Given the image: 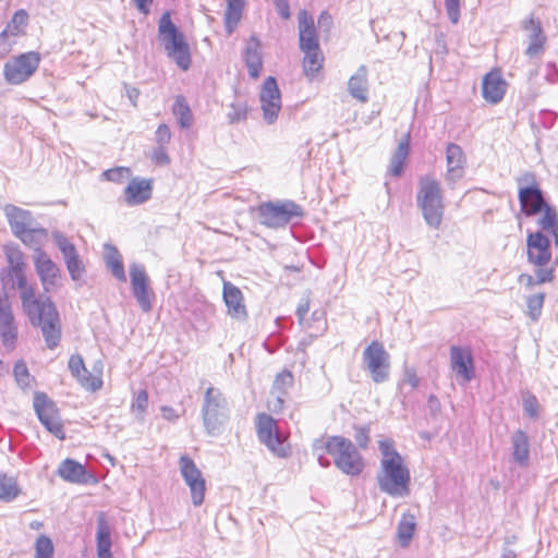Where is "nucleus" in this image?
Returning a JSON list of instances; mask_svg holds the SVG:
<instances>
[{
	"label": "nucleus",
	"instance_id": "nucleus-17",
	"mask_svg": "<svg viewBox=\"0 0 558 558\" xmlns=\"http://www.w3.org/2000/svg\"><path fill=\"white\" fill-rule=\"evenodd\" d=\"M26 267L4 268L0 272V280L3 286L15 281L20 290L22 306L37 298L35 287L29 284L25 271Z\"/></svg>",
	"mask_w": 558,
	"mask_h": 558
},
{
	"label": "nucleus",
	"instance_id": "nucleus-47",
	"mask_svg": "<svg viewBox=\"0 0 558 558\" xmlns=\"http://www.w3.org/2000/svg\"><path fill=\"white\" fill-rule=\"evenodd\" d=\"M130 174H131L130 168H128V167H116V168H111V169L106 170L102 173V178L105 180H107V181H111V182H116V183H121L122 180L125 177H129Z\"/></svg>",
	"mask_w": 558,
	"mask_h": 558
},
{
	"label": "nucleus",
	"instance_id": "nucleus-38",
	"mask_svg": "<svg viewBox=\"0 0 558 558\" xmlns=\"http://www.w3.org/2000/svg\"><path fill=\"white\" fill-rule=\"evenodd\" d=\"M180 472L184 482L204 477L195 462L187 456H181L179 460Z\"/></svg>",
	"mask_w": 558,
	"mask_h": 558
},
{
	"label": "nucleus",
	"instance_id": "nucleus-9",
	"mask_svg": "<svg viewBox=\"0 0 558 558\" xmlns=\"http://www.w3.org/2000/svg\"><path fill=\"white\" fill-rule=\"evenodd\" d=\"M363 361L372 380L385 383L390 375V355L379 341H372L363 351Z\"/></svg>",
	"mask_w": 558,
	"mask_h": 558
},
{
	"label": "nucleus",
	"instance_id": "nucleus-63",
	"mask_svg": "<svg viewBox=\"0 0 558 558\" xmlns=\"http://www.w3.org/2000/svg\"><path fill=\"white\" fill-rule=\"evenodd\" d=\"M138 11L148 14L153 0H133Z\"/></svg>",
	"mask_w": 558,
	"mask_h": 558
},
{
	"label": "nucleus",
	"instance_id": "nucleus-53",
	"mask_svg": "<svg viewBox=\"0 0 558 558\" xmlns=\"http://www.w3.org/2000/svg\"><path fill=\"white\" fill-rule=\"evenodd\" d=\"M447 14L450 21L456 24L460 17V0H445Z\"/></svg>",
	"mask_w": 558,
	"mask_h": 558
},
{
	"label": "nucleus",
	"instance_id": "nucleus-57",
	"mask_svg": "<svg viewBox=\"0 0 558 558\" xmlns=\"http://www.w3.org/2000/svg\"><path fill=\"white\" fill-rule=\"evenodd\" d=\"M519 283H521L525 289H532L535 284H543L544 282H538V269L535 270V277L530 274H521L518 277Z\"/></svg>",
	"mask_w": 558,
	"mask_h": 558
},
{
	"label": "nucleus",
	"instance_id": "nucleus-35",
	"mask_svg": "<svg viewBox=\"0 0 558 558\" xmlns=\"http://www.w3.org/2000/svg\"><path fill=\"white\" fill-rule=\"evenodd\" d=\"M512 445L514 460L522 465H526L530 456V444L525 432L517 430L512 437Z\"/></svg>",
	"mask_w": 558,
	"mask_h": 558
},
{
	"label": "nucleus",
	"instance_id": "nucleus-33",
	"mask_svg": "<svg viewBox=\"0 0 558 558\" xmlns=\"http://www.w3.org/2000/svg\"><path fill=\"white\" fill-rule=\"evenodd\" d=\"M225 399L222 393L214 388L209 387L205 393V404H204V421L206 425H209L211 417H215L218 409L223 405Z\"/></svg>",
	"mask_w": 558,
	"mask_h": 558
},
{
	"label": "nucleus",
	"instance_id": "nucleus-16",
	"mask_svg": "<svg viewBox=\"0 0 558 558\" xmlns=\"http://www.w3.org/2000/svg\"><path fill=\"white\" fill-rule=\"evenodd\" d=\"M450 367L457 378L463 383L471 381L475 376L473 355L468 347L452 345L450 348Z\"/></svg>",
	"mask_w": 558,
	"mask_h": 558
},
{
	"label": "nucleus",
	"instance_id": "nucleus-18",
	"mask_svg": "<svg viewBox=\"0 0 558 558\" xmlns=\"http://www.w3.org/2000/svg\"><path fill=\"white\" fill-rule=\"evenodd\" d=\"M131 286L136 301L144 312L151 310L153 291L149 289V278L143 267L133 266L130 270Z\"/></svg>",
	"mask_w": 558,
	"mask_h": 558
},
{
	"label": "nucleus",
	"instance_id": "nucleus-22",
	"mask_svg": "<svg viewBox=\"0 0 558 558\" xmlns=\"http://www.w3.org/2000/svg\"><path fill=\"white\" fill-rule=\"evenodd\" d=\"M58 475L65 482L74 484H95L97 480L89 474L85 466L73 459H64L57 471Z\"/></svg>",
	"mask_w": 558,
	"mask_h": 558
},
{
	"label": "nucleus",
	"instance_id": "nucleus-51",
	"mask_svg": "<svg viewBox=\"0 0 558 558\" xmlns=\"http://www.w3.org/2000/svg\"><path fill=\"white\" fill-rule=\"evenodd\" d=\"M171 130L167 124L162 123L158 125L155 132V140L158 146H165L168 144L171 140Z\"/></svg>",
	"mask_w": 558,
	"mask_h": 558
},
{
	"label": "nucleus",
	"instance_id": "nucleus-42",
	"mask_svg": "<svg viewBox=\"0 0 558 558\" xmlns=\"http://www.w3.org/2000/svg\"><path fill=\"white\" fill-rule=\"evenodd\" d=\"M185 484L189 486L194 506H201L205 499L206 482L204 477L187 481Z\"/></svg>",
	"mask_w": 558,
	"mask_h": 558
},
{
	"label": "nucleus",
	"instance_id": "nucleus-23",
	"mask_svg": "<svg viewBox=\"0 0 558 558\" xmlns=\"http://www.w3.org/2000/svg\"><path fill=\"white\" fill-rule=\"evenodd\" d=\"M298 22L300 49L320 47L313 16L306 10H301Z\"/></svg>",
	"mask_w": 558,
	"mask_h": 558
},
{
	"label": "nucleus",
	"instance_id": "nucleus-40",
	"mask_svg": "<svg viewBox=\"0 0 558 558\" xmlns=\"http://www.w3.org/2000/svg\"><path fill=\"white\" fill-rule=\"evenodd\" d=\"M20 493L16 482L5 474H0V499L10 501Z\"/></svg>",
	"mask_w": 558,
	"mask_h": 558
},
{
	"label": "nucleus",
	"instance_id": "nucleus-31",
	"mask_svg": "<svg viewBox=\"0 0 558 558\" xmlns=\"http://www.w3.org/2000/svg\"><path fill=\"white\" fill-rule=\"evenodd\" d=\"M27 24L28 13L24 9L17 10L1 32L0 38L5 40L9 37H19L24 35Z\"/></svg>",
	"mask_w": 558,
	"mask_h": 558
},
{
	"label": "nucleus",
	"instance_id": "nucleus-62",
	"mask_svg": "<svg viewBox=\"0 0 558 558\" xmlns=\"http://www.w3.org/2000/svg\"><path fill=\"white\" fill-rule=\"evenodd\" d=\"M140 95H141V92L138 88H136V87H128L126 88V96L133 106L137 105Z\"/></svg>",
	"mask_w": 558,
	"mask_h": 558
},
{
	"label": "nucleus",
	"instance_id": "nucleus-34",
	"mask_svg": "<svg viewBox=\"0 0 558 558\" xmlns=\"http://www.w3.org/2000/svg\"><path fill=\"white\" fill-rule=\"evenodd\" d=\"M245 8V0H227L225 26L231 34L240 23Z\"/></svg>",
	"mask_w": 558,
	"mask_h": 558
},
{
	"label": "nucleus",
	"instance_id": "nucleus-2",
	"mask_svg": "<svg viewBox=\"0 0 558 558\" xmlns=\"http://www.w3.org/2000/svg\"><path fill=\"white\" fill-rule=\"evenodd\" d=\"M383 454L381 473L378 484L385 493L393 497H404L410 494V472L404 465L401 456L395 450L391 439L379 441Z\"/></svg>",
	"mask_w": 558,
	"mask_h": 558
},
{
	"label": "nucleus",
	"instance_id": "nucleus-55",
	"mask_svg": "<svg viewBox=\"0 0 558 558\" xmlns=\"http://www.w3.org/2000/svg\"><path fill=\"white\" fill-rule=\"evenodd\" d=\"M148 407V393L146 390H140L136 395L135 401L132 405L133 410L138 413H144Z\"/></svg>",
	"mask_w": 558,
	"mask_h": 558
},
{
	"label": "nucleus",
	"instance_id": "nucleus-14",
	"mask_svg": "<svg viewBox=\"0 0 558 558\" xmlns=\"http://www.w3.org/2000/svg\"><path fill=\"white\" fill-rule=\"evenodd\" d=\"M34 265L45 292H51L60 286V269L45 252L37 251Z\"/></svg>",
	"mask_w": 558,
	"mask_h": 558
},
{
	"label": "nucleus",
	"instance_id": "nucleus-61",
	"mask_svg": "<svg viewBox=\"0 0 558 558\" xmlns=\"http://www.w3.org/2000/svg\"><path fill=\"white\" fill-rule=\"evenodd\" d=\"M275 5L278 11V13L281 15L282 19L289 20L291 16L290 13V5L287 0H275Z\"/></svg>",
	"mask_w": 558,
	"mask_h": 558
},
{
	"label": "nucleus",
	"instance_id": "nucleus-25",
	"mask_svg": "<svg viewBox=\"0 0 558 558\" xmlns=\"http://www.w3.org/2000/svg\"><path fill=\"white\" fill-rule=\"evenodd\" d=\"M447 180L454 181L463 175L466 165V157L462 148L450 143L446 147Z\"/></svg>",
	"mask_w": 558,
	"mask_h": 558
},
{
	"label": "nucleus",
	"instance_id": "nucleus-7",
	"mask_svg": "<svg viewBox=\"0 0 558 558\" xmlns=\"http://www.w3.org/2000/svg\"><path fill=\"white\" fill-rule=\"evenodd\" d=\"M158 36L167 56L182 70L187 71L192 64L190 46L184 35L172 23L170 12H165L159 21Z\"/></svg>",
	"mask_w": 558,
	"mask_h": 558
},
{
	"label": "nucleus",
	"instance_id": "nucleus-50",
	"mask_svg": "<svg viewBox=\"0 0 558 558\" xmlns=\"http://www.w3.org/2000/svg\"><path fill=\"white\" fill-rule=\"evenodd\" d=\"M69 368L76 378L86 373V367L81 355H71L69 359Z\"/></svg>",
	"mask_w": 558,
	"mask_h": 558
},
{
	"label": "nucleus",
	"instance_id": "nucleus-20",
	"mask_svg": "<svg viewBox=\"0 0 558 558\" xmlns=\"http://www.w3.org/2000/svg\"><path fill=\"white\" fill-rule=\"evenodd\" d=\"M153 190V179L133 178L124 189V201L129 206H138L151 198Z\"/></svg>",
	"mask_w": 558,
	"mask_h": 558
},
{
	"label": "nucleus",
	"instance_id": "nucleus-60",
	"mask_svg": "<svg viewBox=\"0 0 558 558\" xmlns=\"http://www.w3.org/2000/svg\"><path fill=\"white\" fill-rule=\"evenodd\" d=\"M523 408L530 416H536L538 410V402L536 398L534 396H529L527 398H525L523 402Z\"/></svg>",
	"mask_w": 558,
	"mask_h": 558
},
{
	"label": "nucleus",
	"instance_id": "nucleus-27",
	"mask_svg": "<svg viewBox=\"0 0 558 558\" xmlns=\"http://www.w3.org/2000/svg\"><path fill=\"white\" fill-rule=\"evenodd\" d=\"M243 58L247 66L250 76L257 80L263 70L262 45L260 41L251 37L245 46Z\"/></svg>",
	"mask_w": 558,
	"mask_h": 558
},
{
	"label": "nucleus",
	"instance_id": "nucleus-49",
	"mask_svg": "<svg viewBox=\"0 0 558 558\" xmlns=\"http://www.w3.org/2000/svg\"><path fill=\"white\" fill-rule=\"evenodd\" d=\"M150 160L158 167L168 166L171 161L170 156L165 146H158L150 153Z\"/></svg>",
	"mask_w": 558,
	"mask_h": 558
},
{
	"label": "nucleus",
	"instance_id": "nucleus-4",
	"mask_svg": "<svg viewBox=\"0 0 558 558\" xmlns=\"http://www.w3.org/2000/svg\"><path fill=\"white\" fill-rule=\"evenodd\" d=\"M317 449L331 456L337 469L350 476L363 473L365 463L354 444L342 436H325L315 442Z\"/></svg>",
	"mask_w": 558,
	"mask_h": 558
},
{
	"label": "nucleus",
	"instance_id": "nucleus-5",
	"mask_svg": "<svg viewBox=\"0 0 558 558\" xmlns=\"http://www.w3.org/2000/svg\"><path fill=\"white\" fill-rule=\"evenodd\" d=\"M416 204L424 221L433 229H439L442 225L445 204L440 182L425 175L418 180Z\"/></svg>",
	"mask_w": 558,
	"mask_h": 558
},
{
	"label": "nucleus",
	"instance_id": "nucleus-24",
	"mask_svg": "<svg viewBox=\"0 0 558 558\" xmlns=\"http://www.w3.org/2000/svg\"><path fill=\"white\" fill-rule=\"evenodd\" d=\"M222 295L227 312L232 318L244 319L247 316L244 296L238 287L231 282H225Z\"/></svg>",
	"mask_w": 558,
	"mask_h": 558
},
{
	"label": "nucleus",
	"instance_id": "nucleus-52",
	"mask_svg": "<svg viewBox=\"0 0 558 558\" xmlns=\"http://www.w3.org/2000/svg\"><path fill=\"white\" fill-rule=\"evenodd\" d=\"M354 438L357 442V446L362 449H365L369 442V428L367 426H356Z\"/></svg>",
	"mask_w": 558,
	"mask_h": 558
},
{
	"label": "nucleus",
	"instance_id": "nucleus-29",
	"mask_svg": "<svg viewBox=\"0 0 558 558\" xmlns=\"http://www.w3.org/2000/svg\"><path fill=\"white\" fill-rule=\"evenodd\" d=\"M409 154H410V134L407 133L400 141V143L390 160L389 173L392 177L397 178L402 174V172L405 168V165H407Z\"/></svg>",
	"mask_w": 558,
	"mask_h": 558
},
{
	"label": "nucleus",
	"instance_id": "nucleus-41",
	"mask_svg": "<svg viewBox=\"0 0 558 558\" xmlns=\"http://www.w3.org/2000/svg\"><path fill=\"white\" fill-rule=\"evenodd\" d=\"M3 251L8 263L5 268L26 267L24 255L16 245L7 244L3 246Z\"/></svg>",
	"mask_w": 558,
	"mask_h": 558
},
{
	"label": "nucleus",
	"instance_id": "nucleus-30",
	"mask_svg": "<svg viewBox=\"0 0 558 558\" xmlns=\"http://www.w3.org/2000/svg\"><path fill=\"white\" fill-rule=\"evenodd\" d=\"M96 543L99 558H113L111 553L110 527L102 514L98 518Z\"/></svg>",
	"mask_w": 558,
	"mask_h": 558
},
{
	"label": "nucleus",
	"instance_id": "nucleus-56",
	"mask_svg": "<svg viewBox=\"0 0 558 558\" xmlns=\"http://www.w3.org/2000/svg\"><path fill=\"white\" fill-rule=\"evenodd\" d=\"M522 27L524 31L530 33V36L543 34L541 22L534 16L526 19L523 22Z\"/></svg>",
	"mask_w": 558,
	"mask_h": 558
},
{
	"label": "nucleus",
	"instance_id": "nucleus-10",
	"mask_svg": "<svg viewBox=\"0 0 558 558\" xmlns=\"http://www.w3.org/2000/svg\"><path fill=\"white\" fill-rule=\"evenodd\" d=\"M257 211L262 223L270 228L282 227L292 218L303 215L302 208L293 202L263 203Z\"/></svg>",
	"mask_w": 558,
	"mask_h": 558
},
{
	"label": "nucleus",
	"instance_id": "nucleus-12",
	"mask_svg": "<svg viewBox=\"0 0 558 558\" xmlns=\"http://www.w3.org/2000/svg\"><path fill=\"white\" fill-rule=\"evenodd\" d=\"M34 407L45 427L59 439H64L65 433L56 404L45 393H36Z\"/></svg>",
	"mask_w": 558,
	"mask_h": 558
},
{
	"label": "nucleus",
	"instance_id": "nucleus-11",
	"mask_svg": "<svg viewBox=\"0 0 558 558\" xmlns=\"http://www.w3.org/2000/svg\"><path fill=\"white\" fill-rule=\"evenodd\" d=\"M40 54L36 51L21 53L4 64L3 75L8 83L19 85L27 81L38 69Z\"/></svg>",
	"mask_w": 558,
	"mask_h": 558
},
{
	"label": "nucleus",
	"instance_id": "nucleus-6",
	"mask_svg": "<svg viewBox=\"0 0 558 558\" xmlns=\"http://www.w3.org/2000/svg\"><path fill=\"white\" fill-rule=\"evenodd\" d=\"M550 236L542 228L529 231L526 235V259L538 269V282H551L555 279V267L550 265Z\"/></svg>",
	"mask_w": 558,
	"mask_h": 558
},
{
	"label": "nucleus",
	"instance_id": "nucleus-32",
	"mask_svg": "<svg viewBox=\"0 0 558 558\" xmlns=\"http://www.w3.org/2000/svg\"><path fill=\"white\" fill-rule=\"evenodd\" d=\"M416 530V518L413 513L402 514L397 527V539L401 547H408Z\"/></svg>",
	"mask_w": 558,
	"mask_h": 558
},
{
	"label": "nucleus",
	"instance_id": "nucleus-15",
	"mask_svg": "<svg viewBox=\"0 0 558 558\" xmlns=\"http://www.w3.org/2000/svg\"><path fill=\"white\" fill-rule=\"evenodd\" d=\"M17 326L8 294L0 295V337L3 345L10 350L17 341Z\"/></svg>",
	"mask_w": 558,
	"mask_h": 558
},
{
	"label": "nucleus",
	"instance_id": "nucleus-39",
	"mask_svg": "<svg viewBox=\"0 0 558 558\" xmlns=\"http://www.w3.org/2000/svg\"><path fill=\"white\" fill-rule=\"evenodd\" d=\"M294 378L291 372L282 371L276 376L271 387L270 395H287L288 390L292 388Z\"/></svg>",
	"mask_w": 558,
	"mask_h": 558
},
{
	"label": "nucleus",
	"instance_id": "nucleus-45",
	"mask_svg": "<svg viewBox=\"0 0 558 558\" xmlns=\"http://www.w3.org/2000/svg\"><path fill=\"white\" fill-rule=\"evenodd\" d=\"M546 36L543 34L530 36V44L525 50L526 56L533 58L541 56L545 50Z\"/></svg>",
	"mask_w": 558,
	"mask_h": 558
},
{
	"label": "nucleus",
	"instance_id": "nucleus-59",
	"mask_svg": "<svg viewBox=\"0 0 558 558\" xmlns=\"http://www.w3.org/2000/svg\"><path fill=\"white\" fill-rule=\"evenodd\" d=\"M13 373H14L15 379L19 383H23V384L26 383V379L28 378V369L24 362H17L14 365Z\"/></svg>",
	"mask_w": 558,
	"mask_h": 558
},
{
	"label": "nucleus",
	"instance_id": "nucleus-46",
	"mask_svg": "<svg viewBox=\"0 0 558 558\" xmlns=\"http://www.w3.org/2000/svg\"><path fill=\"white\" fill-rule=\"evenodd\" d=\"M107 265L110 268L112 275L120 281H125L124 266L121 256L114 252L107 258Z\"/></svg>",
	"mask_w": 558,
	"mask_h": 558
},
{
	"label": "nucleus",
	"instance_id": "nucleus-26",
	"mask_svg": "<svg viewBox=\"0 0 558 558\" xmlns=\"http://www.w3.org/2000/svg\"><path fill=\"white\" fill-rule=\"evenodd\" d=\"M303 52L302 71L303 74L313 81L317 78L324 70L325 57L320 47L301 49Z\"/></svg>",
	"mask_w": 558,
	"mask_h": 558
},
{
	"label": "nucleus",
	"instance_id": "nucleus-28",
	"mask_svg": "<svg viewBox=\"0 0 558 558\" xmlns=\"http://www.w3.org/2000/svg\"><path fill=\"white\" fill-rule=\"evenodd\" d=\"M348 89L353 98L363 104L367 102V70L364 65L360 66L356 73L349 78Z\"/></svg>",
	"mask_w": 558,
	"mask_h": 558
},
{
	"label": "nucleus",
	"instance_id": "nucleus-48",
	"mask_svg": "<svg viewBox=\"0 0 558 558\" xmlns=\"http://www.w3.org/2000/svg\"><path fill=\"white\" fill-rule=\"evenodd\" d=\"M77 379L84 388L90 391H96L102 386V379L100 375H93L86 372Z\"/></svg>",
	"mask_w": 558,
	"mask_h": 558
},
{
	"label": "nucleus",
	"instance_id": "nucleus-1",
	"mask_svg": "<svg viewBox=\"0 0 558 558\" xmlns=\"http://www.w3.org/2000/svg\"><path fill=\"white\" fill-rule=\"evenodd\" d=\"M518 198L520 213L525 217H537L538 228L546 230L551 235L554 244L558 247V213L546 202L539 183L532 173L524 174L519 179Z\"/></svg>",
	"mask_w": 558,
	"mask_h": 558
},
{
	"label": "nucleus",
	"instance_id": "nucleus-8",
	"mask_svg": "<svg viewBox=\"0 0 558 558\" xmlns=\"http://www.w3.org/2000/svg\"><path fill=\"white\" fill-rule=\"evenodd\" d=\"M255 427L259 441L275 456L279 458L290 456L291 446L288 442V436L281 433L277 421L271 415L258 413L255 417Z\"/></svg>",
	"mask_w": 558,
	"mask_h": 558
},
{
	"label": "nucleus",
	"instance_id": "nucleus-58",
	"mask_svg": "<svg viewBox=\"0 0 558 558\" xmlns=\"http://www.w3.org/2000/svg\"><path fill=\"white\" fill-rule=\"evenodd\" d=\"M284 396L286 395H271V398L267 402L268 410L274 413L281 412L284 405Z\"/></svg>",
	"mask_w": 558,
	"mask_h": 558
},
{
	"label": "nucleus",
	"instance_id": "nucleus-13",
	"mask_svg": "<svg viewBox=\"0 0 558 558\" xmlns=\"http://www.w3.org/2000/svg\"><path fill=\"white\" fill-rule=\"evenodd\" d=\"M260 107L265 120L274 123L281 109V94L274 76H268L260 88Z\"/></svg>",
	"mask_w": 558,
	"mask_h": 558
},
{
	"label": "nucleus",
	"instance_id": "nucleus-19",
	"mask_svg": "<svg viewBox=\"0 0 558 558\" xmlns=\"http://www.w3.org/2000/svg\"><path fill=\"white\" fill-rule=\"evenodd\" d=\"M131 286L136 301L144 312L151 310L153 291L149 289V278L143 267L133 266L130 270Z\"/></svg>",
	"mask_w": 558,
	"mask_h": 558
},
{
	"label": "nucleus",
	"instance_id": "nucleus-36",
	"mask_svg": "<svg viewBox=\"0 0 558 558\" xmlns=\"http://www.w3.org/2000/svg\"><path fill=\"white\" fill-rule=\"evenodd\" d=\"M172 113L177 117L181 128L187 129L192 125L193 113L184 96L178 95L172 106Z\"/></svg>",
	"mask_w": 558,
	"mask_h": 558
},
{
	"label": "nucleus",
	"instance_id": "nucleus-3",
	"mask_svg": "<svg viewBox=\"0 0 558 558\" xmlns=\"http://www.w3.org/2000/svg\"><path fill=\"white\" fill-rule=\"evenodd\" d=\"M34 327H38L48 349L54 350L61 343L62 324L56 304L47 298H38L22 306Z\"/></svg>",
	"mask_w": 558,
	"mask_h": 558
},
{
	"label": "nucleus",
	"instance_id": "nucleus-64",
	"mask_svg": "<svg viewBox=\"0 0 558 558\" xmlns=\"http://www.w3.org/2000/svg\"><path fill=\"white\" fill-rule=\"evenodd\" d=\"M161 412L163 414V417L167 420H175L179 417V415L175 413V411L171 407H162Z\"/></svg>",
	"mask_w": 558,
	"mask_h": 558
},
{
	"label": "nucleus",
	"instance_id": "nucleus-44",
	"mask_svg": "<svg viewBox=\"0 0 558 558\" xmlns=\"http://www.w3.org/2000/svg\"><path fill=\"white\" fill-rule=\"evenodd\" d=\"M545 293L530 295L526 299L527 315L536 320L539 318L544 305Z\"/></svg>",
	"mask_w": 558,
	"mask_h": 558
},
{
	"label": "nucleus",
	"instance_id": "nucleus-21",
	"mask_svg": "<svg viewBox=\"0 0 558 558\" xmlns=\"http://www.w3.org/2000/svg\"><path fill=\"white\" fill-rule=\"evenodd\" d=\"M508 84L500 70L494 69L483 77L482 94L489 104H498L504 98Z\"/></svg>",
	"mask_w": 558,
	"mask_h": 558
},
{
	"label": "nucleus",
	"instance_id": "nucleus-54",
	"mask_svg": "<svg viewBox=\"0 0 558 558\" xmlns=\"http://www.w3.org/2000/svg\"><path fill=\"white\" fill-rule=\"evenodd\" d=\"M23 214L24 213L22 210L14 209V211L9 216L10 226L16 235H20L26 231V227L24 226V223L17 221V218L22 217Z\"/></svg>",
	"mask_w": 558,
	"mask_h": 558
},
{
	"label": "nucleus",
	"instance_id": "nucleus-37",
	"mask_svg": "<svg viewBox=\"0 0 558 558\" xmlns=\"http://www.w3.org/2000/svg\"><path fill=\"white\" fill-rule=\"evenodd\" d=\"M62 252L66 256V260H65L66 268H68L71 277L74 280H77L81 277V275L84 270V267H83L82 262L80 260L78 256L75 254V247L70 243H66L63 245Z\"/></svg>",
	"mask_w": 558,
	"mask_h": 558
},
{
	"label": "nucleus",
	"instance_id": "nucleus-43",
	"mask_svg": "<svg viewBox=\"0 0 558 558\" xmlns=\"http://www.w3.org/2000/svg\"><path fill=\"white\" fill-rule=\"evenodd\" d=\"M53 553L54 547L52 541L46 535H40L35 543L34 558H53Z\"/></svg>",
	"mask_w": 558,
	"mask_h": 558
}]
</instances>
